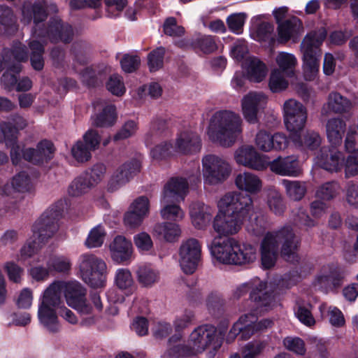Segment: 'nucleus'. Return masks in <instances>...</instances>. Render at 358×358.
Segmentation results:
<instances>
[{
    "label": "nucleus",
    "mask_w": 358,
    "mask_h": 358,
    "mask_svg": "<svg viewBox=\"0 0 358 358\" xmlns=\"http://www.w3.org/2000/svg\"><path fill=\"white\" fill-rule=\"evenodd\" d=\"M6 52V57H8L10 63L20 64L25 62L28 58L27 47L20 42H15L13 44L11 48H4Z\"/></svg>",
    "instance_id": "3c124183"
},
{
    "label": "nucleus",
    "mask_w": 358,
    "mask_h": 358,
    "mask_svg": "<svg viewBox=\"0 0 358 358\" xmlns=\"http://www.w3.org/2000/svg\"><path fill=\"white\" fill-rule=\"evenodd\" d=\"M161 215L164 220L180 221L184 216L181 208L176 204H165L161 210Z\"/></svg>",
    "instance_id": "69168bd1"
},
{
    "label": "nucleus",
    "mask_w": 358,
    "mask_h": 358,
    "mask_svg": "<svg viewBox=\"0 0 358 358\" xmlns=\"http://www.w3.org/2000/svg\"><path fill=\"white\" fill-rule=\"evenodd\" d=\"M180 265L186 274L194 273L201 258V247L196 238H189L180 247Z\"/></svg>",
    "instance_id": "2eb2a0df"
},
{
    "label": "nucleus",
    "mask_w": 358,
    "mask_h": 358,
    "mask_svg": "<svg viewBox=\"0 0 358 358\" xmlns=\"http://www.w3.org/2000/svg\"><path fill=\"white\" fill-rule=\"evenodd\" d=\"M91 50V45L87 41H75L71 47V54L74 60L80 64L85 65L88 63V52Z\"/></svg>",
    "instance_id": "a18cd8bd"
},
{
    "label": "nucleus",
    "mask_w": 358,
    "mask_h": 358,
    "mask_svg": "<svg viewBox=\"0 0 358 358\" xmlns=\"http://www.w3.org/2000/svg\"><path fill=\"white\" fill-rule=\"evenodd\" d=\"M106 16L115 18L120 15L127 6V0H104Z\"/></svg>",
    "instance_id": "052dcab7"
},
{
    "label": "nucleus",
    "mask_w": 358,
    "mask_h": 358,
    "mask_svg": "<svg viewBox=\"0 0 358 358\" xmlns=\"http://www.w3.org/2000/svg\"><path fill=\"white\" fill-rule=\"evenodd\" d=\"M50 273H68L71 268L70 259L62 255H51L46 262Z\"/></svg>",
    "instance_id": "58836bf2"
},
{
    "label": "nucleus",
    "mask_w": 358,
    "mask_h": 358,
    "mask_svg": "<svg viewBox=\"0 0 358 358\" xmlns=\"http://www.w3.org/2000/svg\"><path fill=\"white\" fill-rule=\"evenodd\" d=\"M338 185L331 181L321 185L316 192V196L322 200L329 201L334 199L338 194Z\"/></svg>",
    "instance_id": "13d9d810"
},
{
    "label": "nucleus",
    "mask_w": 358,
    "mask_h": 358,
    "mask_svg": "<svg viewBox=\"0 0 358 358\" xmlns=\"http://www.w3.org/2000/svg\"><path fill=\"white\" fill-rule=\"evenodd\" d=\"M284 122L291 138L299 134L305 127L307 120L306 107L294 99L286 101L283 105Z\"/></svg>",
    "instance_id": "4468645a"
},
{
    "label": "nucleus",
    "mask_w": 358,
    "mask_h": 358,
    "mask_svg": "<svg viewBox=\"0 0 358 358\" xmlns=\"http://www.w3.org/2000/svg\"><path fill=\"white\" fill-rule=\"evenodd\" d=\"M246 71L250 80L260 83L267 74V68L260 59L252 58L248 64Z\"/></svg>",
    "instance_id": "4c0bfd02"
},
{
    "label": "nucleus",
    "mask_w": 358,
    "mask_h": 358,
    "mask_svg": "<svg viewBox=\"0 0 358 358\" xmlns=\"http://www.w3.org/2000/svg\"><path fill=\"white\" fill-rule=\"evenodd\" d=\"M111 257L118 264H127L132 255V243L122 236H117L110 246Z\"/></svg>",
    "instance_id": "393cba45"
},
{
    "label": "nucleus",
    "mask_w": 358,
    "mask_h": 358,
    "mask_svg": "<svg viewBox=\"0 0 358 358\" xmlns=\"http://www.w3.org/2000/svg\"><path fill=\"white\" fill-rule=\"evenodd\" d=\"M55 152L53 143L43 139L37 143L36 148H25L24 145L22 149L15 147L12 151V163L17 166L24 159L34 165L41 166L48 163L54 157Z\"/></svg>",
    "instance_id": "9d476101"
},
{
    "label": "nucleus",
    "mask_w": 358,
    "mask_h": 358,
    "mask_svg": "<svg viewBox=\"0 0 358 358\" xmlns=\"http://www.w3.org/2000/svg\"><path fill=\"white\" fill-rule=\"evenodd\" d=\"M227 324L221 323L219 334L217 329L211 324H203L196 327L190 334L189 346L176 344L170 347L166 352L169 357H183L192 353H201L209 347L217 352L221 347L227 330Z\"/></svg>",
    "instance_id": "39448f33"
},
{
    "label": "nucleus",
    "mask_w": 358,
    "mask_h": 358,
    "mask_svg": "<svg viewBox=\"0 0 358 358\" xmlns=\"http://www.w3.org/2000/svg\"><path fill=\"white\" fill-rule=\"evenodd\" d=\"M351 106V101L338 92H333L328 96L327 108L332 113L338 114L348 113Z\"/></svg>",
    "instance_id": "f704fd0d"
},
{
    "label": "nucleus",
    "mask_w": 358,
    "mask_h": 358,
    "mask_svg": "<svg viewBox=\"0 0 358 358\" xmlns=\"http://www.w3.org/2000/svg\"><path fill=\"white\" fill-rule=\"evenodd\" d=\"M141 171V163L133 159L123 164L113 175L108 183V191L113 192L119 187L127 183Z\"/></svg>",
    "instance_id": "412c9836"
},
{
    "label": "nucleus",
    "mask_w": 358,
    "mask_h": 358,
    "mask_svg": "<svg viewBox=\"0 0 358 358\" xmlns=\"http://www.w3.org/2000/svg\"><path fill=\"white\" fill-rule=\"evenodd\" d=\"M1 132L2 134L3 140L8 148H10V159H12V151L15 147L20 149L23 148L17 144V134L18 129L17 127L9 122H3L0 124Z\"/></svg>",
    "instance_id": "e433bc0d"
},
{
    "label": "nucleus",
    "mask_w": 358,
    "mask_h": 358,
    "mask_svg": "<svg viewBox=\"0 0 358 358\" xmlns=\"http://www.w3.org/2000/svg\"><path fill=\"white\" fill-rule=\"evenodd\" d=\"M192 222L195 228L203 229L212 220V215L205 210L203 204L197 203L194 205L190 210Z\"/></svg>",
    "instance_id": "c9c22d12"
},
{
    "label": "nucleus",
    "mask_w": 358,
    "mask_h": 358,
    "mask_svg": "<svg viewBox=\"0 0 358 358\" xmlns=\"http://www.w3.org/2000/svg\"><path fill=\"white\" fill-rule=\"evenodd\" d=\"M175 152L176 150L173 143L171 141H164L152 148L150 155L155 161H166L173 157Z\"/></svg>",
    "instance_id": "c03bdc74"
},
{
    "label": "nucleus",
    "mask_w": 358,
    "mask_h": 358,
    "mask_svg": "<svg viewBox=\"0 0 358 358\" xmlns=\"http://www.w3.org/2000/svg\"><path fill=\"white\" fill-rule=\"evenodd\" d=\"M226 301L217 292H212L206 299V306L209 313L215 317H219L224 312Z\"/></svg>",
    "instance_id": "ea45409f"
},
{
    "label": "nucleus",
    "mask_w": 358,
    "mask_h": 358,
    "mask_svg": "<svg viewBox=\"0 0 358 358\" xmlns=\"http://www.w3.org/2000/svg\"><path fill=\"white\" fill-rule=\"evenodd\" d=\"M201 145V139L196 133L185 131L178 134L174 146L177 153L187 155L199 152Z\"/></svg>",
    "instance_id": "5701e85b"
},
{
    "label": "nucleus",
    "mask_w": 358,
    "mask_h": 358,
    "mask_svg": "<svg viewBox=\"0 0 358 358\" xmlns=\"http://www.w3.org/2000/svg\"><path fill=\"white\" fill-rule=\"evenodd\" d=\"M149 200L145 196L136 199L124 214V222L131 228L138 227L149 211Z\"/></svg>",
    "instance_id": "aec40b11"
},
{
    "label": "nucleus",
    "mask_w": 358,
    "mask_h": 358,
    "mask_svg": "<svg viewBox=\"0 0 358 358\" xmlns=\"http://www.w3.org/2000/svg\"><path fill=\"white\" fill-rule=\"evenodd\" d=\"M138 129V123L132 120L124 122L121 129L114 135L115 141L127 139L135 134Z\"/></svg>",
    "instance_id": "774afa93"
},
{
    "label": "nucleus",
    "mask_w": 358,
    "mask_h": 358,
    "mask_svg": "<svg viewBox=\"0 0 358 358\" xmlns=\"http://www.w3.org/2000/svg\"><path fill=\"white\" fill-rule=\"evenodd\" d=\"M271 171L280 176L298 177L302 170L297 157L291 155L285 157H278L272 162H268Z\"/></svg>",
    "instance_id": "4be33fe9"
},
{
    "label": "nucleus",
    "mask_w": 358,
    "mask_h": 358,
    "mask_svg": "<svg viewBox=\"0 0 358 358\" xmlns=\"http://www.w3.org/2000/svg\"><path fill=\"white\" fill-rule=\"evenodd\" d=\"M22 66L21 64H12L3 73L1 81L5 90L12 91L15 90L18 75L21 72Z\"/></svg>",
    "instance_id": "a19ab883"
},
{
    "label": "nucleus",
    "mask_w": 358,
    "mask_h": 358,
    "mask_svg": "<svg viewBox=\"0 0 358 358\" xmlns=\"http://www.w3.org/2000/svg\"><path fill=\"white\" fill-rule=\"evenodd\" d=\"M106 172V166L103 164H96L92 168L86 170L83 175L91 182L94 186L99 182Z\"/></svg>",
    "instance_id": "e2e57ef3"
},
{
    "label": "nucleus",
    "mask_w": 358,
    "mask_h": 358,
    "mask_svg": "<svg viewBox=\"0 0 358 358\" xmlns=\"http://www.w3.org/2000/svg\"><path fill=\"white\" fill-rule=\"evenodd\" d=\"M289 141L287 136L280 132L271 134L264 130H260L256 135L255 144L264 152L282 150L287 148Z\"/></svg>",
    "instance_id": "a211bd4d"
},
{
    "label": "nucleus",
    "mask_w": 358,
    "mask_h": 358,
    "mask_svg": "<svg viewBox=\"0 0 358 358\" xmlns=\"http://www.w3.org/2000/svg\"><path fill=\"white\" fill-rule=\"evenodd\" d=\"M235 159L238 164L257 171H263L268 165L266 158L252 146H245L238 149L235 152Z\"/></svg>",
    "instance_id": "6ab92c4d"
},
{
    "label": "nucleus",
    "mask_w": 358,
    "mask_h": 358,
    "mask_svg": "<svg viewBox=\"0 0 358 358\" xmlns=\"http://www.w3.org/2000/svg\"><path fill=\"white\" fill-rule=\"evenodd\" d=\"M241 119L235 113L218 111L210 119L208 134L212 141L229 147L241 132Z\"/></svg>",
    "instance_id": "0eeeda50"
},
{
    "label": "nucleus",
    "mask_w": 358,
    "mask_h": 358,
    "mask_svg": "<svg viewBox=\"0 0 358 358\" xmlns=\"http://www.w3.org/2000/svg\"><path fill=\"white\" fill-rule=\"evenodd\" d=\"M106 87L108 92L117 96H122L126 92L122 77L117 74H113L109 77Z\"/></svg>",
    "instance_id": "bf43d9fd"
},
{
    "label": "nucleus",
    "mask_w": 358,
    "mask_h": 358,
    "mask_svg": "<svg viewBox=\"0 0 358 358\" xmlns=\"http://www.w3.org/2000/svg\"><path fill=\"white\" fill-rule=\"evenodd\" d=\"M117 119L116 108L114 105L105 106L102 111L96 115L94 124L97 127L113 126Z\"/></svg>",
    "instance_id": "79ce46f5"
},
{
    "label": "nucleus",
    "mask_w": 358,
    "mask_h": 358,
    "mask_svg": "<svg viewBox=\"0 0 358 358\" xmlns=\"http://www.w3.org/2000/svg\"><path fill=\"white\" fill-rule=\"evenodd\" d=\"M0 24L8 34L14 33L17 30L16 19L13 10L3 5H0Z\"/></svg>",
    "instance_id": "8fccbe9b"
},
{
    "label": "nucleus",
    "mask_w": 358,
    "mask_h": 358,
    "mask_svg": "<svg viewBox=\"0 0 358 358\" xmlns=\"http://www.w3.org/2000/svg\"><path fill=\"white\" fill-rule=\"evenodd\" d=\"M55 287H57L56 284H51L45 290L38 310V317L41 324L51 333L59 331L56 308L60 304L58 295L53 291Z\"/></svg>",
    "instance_id": "f8f14e48"
},
{
    "label": "nucleus",
    "mask_w": 358,
    "mask_h": 358,
    "mask_svg": "<svg viewBox=\"0 0 358 358\" xmlns=\"http://www.w3.org/2000/svg\"><path fill=\"white\" fill-rule=\"evenodd\" d=\"M136 277L143 287H150L159 279L158 273L150 266H141L136 270Z\"/></svg>",
    "instance_id": "de8ad7c7"
},
{
    "label": "nucleus",
    "mask_w": 358,
    "mask_h": 358,
    "mask_svg": "<svg viewBox=\"0 0 358 358\" xmlns=\"http://www.w3.org/2000/svg\"><path fill=\"white\" fill-rule=\"evenodd\" d=\"M208 247L213 257L224 264H250L257 259L255 245L240 243L234 238H215Z\"/></svg>",
    "instance_id": "423d86ee"
},
{
    "label": "nucleus",
    "mask_w": 358,
    "mask_h": 358,
    "mask_svg": "<svg viewBox=\"0 0 358 358\" xmlns=\"http://www.w3.org/2000/svg\"><path fill=\"white\" fill-rule=\"evenodd\" d=\"M326 127L329 142L334 145H339L346 129L345 122L341 118L334 117L328 120Z\"/></svg>",
    "instance_id": "2f4dec72"
},
{
    "label": "nucleus",
    "mask_w": 358,
    "mask_h": 358,
    "mask_svg": "<svg viewBox=\"0 0 358 358\" xmlns=\"http://www.w3.org/2000/svg\"><path fill=\"white\" fill-rule=\"evenodd\" d=\"M280 245V254L284 260L289 262L299 261L301 240L296 236L293 228L286 224L276 231L267 232L262 241L261 262L264 269H271L275 265Z\"/></svg>",
    "instance_id": "7ed1b4c3"
},
{
    "label": "nucleus",
    "mask_w": 358,
    "mask_h": 358,
    "mask_svg": "<svg viewBox=\"0 0 358 358\" xmlns=\"http://www.w3.org/2000/svg\"><path fill=\"white\" fill-rule=\"evenodd\" d=\"M203 176L205 183L217 185L225 181L231 173L230 165L215 155H208L202 159Z\"/></svg>",
    "instance_id": "ddd939ff"
},
{
    "label": "nucleus",
    "mask_w": 358,
    "mask_h": 358,
    "mask_svg": "<svg viewBox=\"0 0 358 358\" xmlns=\"http://www.w3.org/2000/svg\"><path fill=\"white\" fill-rule=\"evenodd\" d=\"M52 284L57 285L53 291L59 296V304L62 294L64 293L67 304L81 316H87L82 320V325L90 326L96 322V315L103 310L101 296L96 290L91 291L87 299L86 289L77 281H55Z\"/></svg>",
    "instance_id": "20e7f679"
},
{
    "label": "nucleus",
    "mask_w": 358,
    "mask_h": 358,
    "mask_svg": "<svg viewBox=\"0 0 358 358\" xmlns=\"http://www.w3.org/2000/svg\"><path fill=\"white\" fill-rule=\"evenodd\" d=\"M247 15L244 13H236L229 15L226 20L229 30L237 35L243 32Z\"/></svg>",
    "instance_id": "5fc2aeb1"
},
{
    "label": "nucleus",
    "mask_w": 358,
    "mask_h": 358,
    "mask_svg": "<svg viewBox=\"0 0 358 358\" xmlns=\"http://www.w3.org/2000/svg\"><path fill=\"white\" fill-rule=\"evenodd\" d=\"M266 97L262 93L250 92L242 101V110L245 119L250 123L257 122V113L261 103Z\"/></svg>",
    "instance_id": "a878e982"
},
{
    "label": "nucleus",
    "mask_w": 358,
    "mask_h": 358,
    "mask_svg": "<svg viewBox=\"0 0 358 358\" xmlns=\"http://www.w3.org/2000/svg\"><path fill=\"white\" fill-rule=\"evenodd\" d=\"M22 21L24 24L34 23L32 33L39 38H48L52 43H70L74 36L73 27L59 18L51 17L47 25L44 22L48 13L45 7L40 2L24 3L22 8Z\"/></svg>",
    "instance_id": "f03ea898"
},
{
    "label": "nucleus",
    "mask_w": 358,
    "mask_h": 358,
    "mask_svg": "<svg viewBox=\"0 0 358 358\" xmlns=\"http://www.w3.org/2000/svg\"><path fill=\"white\" fill-rule=\"evenodd\" d=\"M293 222L298 228L306 231L317 224L316 221L312 219L306 211L301 209L299 210L294 215Z\"/></svg>",
    "instance_id": "0e129e2a"
},
{
    "label": "nucleus",
    "mask_w": 358,
    "mask_h": 358,
    "mask_svg": "<svg viewBox=\"0 0 358 358\" xmlns=\"http://www.w3.org/2000/svg\"><path fill=\"white\" fill-rule=\"evenodd\" d=\"M106 264L94 255H83L79 269L83 280L93 288L105 286Z\"/></svg>",
    "instance_id": "9b49d317"
},
{
    "label": "nucleus",
    "mask_w": 358,
    "mask_h": 358,
    "mask_svg": "<svg viewBox=\"0 0 358 358\" xmlns=\"http://www.w3.org/2000/svg\"><path fill=\"white\" fill-rule=\"evenodd\" d=\"M180 228L173 222H164L157 223L153 228V235L160 240L166 242H174L180 236Z\"/></svg>",
    "instance_id": "c85d7f7f"
},
{
    "label": "nucleus",
    "mask_w": 358,
    "mask_h": 358,
    "mask_svg": "<svg viewBox=\"0 0 358 358\" xmlns=\"http://www.w3.org/2000/svg\"><path fill=\"white\" fill-rule=\"evenodd\" d=\"M189 185L184 178H172L164 186L162 202L166 203L171 199L183 200Z\"/></svg>",
    "instance_id": "bb28decb"
},
{
    "label": "nucleus",
    "mask_w": 358,
    "mask_h": 358,
    "mask_svg": "<svg viewBox=\"0 0 358 358\" xmlns=\"http://www.w3.org/2000/svg\"><path fill=\"white\" fill-rule=\"evenodd\" d=\"M115 283L119 289L125 292L127 295L131 294L135 289L131 273L130 271L127 268H120L117 271Z\"/></svg>",
    "instance_id": "37998d69"
},
{
    "label": "nucleus",
    "mask_w": 358,
    "mask_h": 358,
    "mask_svg": "<svg viewBox=\"0 0 358 358\" xmlns=\"http://www.w3.org/2000/svg\"><path fill=\"white\" fill-rule=\"evenodd\" d=\"M320 160L322 167L331 172H338L345 166L343 154L338 151L329 150L325 154L322 150Z\"/></svg>",
    "instance_id": "473e14b6"
},
{
    "label": "nucleus",
    "mask_w": 358,
    "mask_h": 358,
    "mask_svg": "<svg viewBox=\"0 0 358 358\" xmlns=\"http://www.w3.org/2000/svg\"><path fill=\"white\" fill-rule=\"evenodd\" d=\"M327 36L326 29L321 27L308 32L301 41L300 49L306 73H315L319 71L321 45Z\"/></svg>",
    "instance_id": "6e6552de"
},
{
    "label": "nucleus",
    "mask_w": 358,
    "mask_h": 358,
    "mask_svg": "<svg viewBox=\"0 0 358 358\" xmlns=\"http://www.w3.org/2000/svg\"><path fill=\"white\" fill-rule=\"evenodd\" d=\"M92 187L91 182L82 174L75 178L68 188V193L71 196H79L87 192Z\"/></svg>",
    "instance_id": "864d4df0"
},
{
    "label": "nucleus",
    "mask_w": 358,
    "mask_h": 358,
    "mask_svg": "<svg viewBox=\"0 0 358 358\" xmlns=\"http://www.w3.org/2000/svg\"><path fill=\"white\" fill-rule=\"evenodd\" d=\"M268 87L272 92L278 93L287 88L288 82L282 77L280 72L273 71L269 78Z\"/></svg>",
    "instance_id": "338daca9"
},
{
    "label": "nucleus",
    "mask_w": 358,
    "mask_h": 358,
    "mask_svg": "<svg viewBox=\"0 0 358 358\" xmlns=\"http://www.w3.org/2000/svg\"><path fill=\"white\" fill-rule=\"evenodd\" d=\"M267 203L270 210L276 215H282L285 210L282 195L276 191L270 192L268 194Z\"/></svg>",
    "instance_id": "4d7b16f0"
},
{
    "label": "nucleus",
    "mask_w": 358,
    "mask_h": 358,
    "mask_svg": "<svg viewBox=\"0 0 358 358\" xmlns=\"http://www.w3.org/2000/svg\"><path fill=\"white\" fill-rule=\"evenodd\" d=\"M192 45L195 52L201 51L206 55L210 54L217 49L214 37L212 36L205 35L192 40Z\"/></svg>",
    "instance_id": "09e8293b"
},
{
    "label": "nucleus",
    "mask_w": 358,
    "mask_h": 358,
    "mask_svg": "<svg viewBox=\"0 0 358 358\" xmlns=\"http://www.w3.org/2000/svg\"><path fill=\"white\" fill-rule=\"evenodd\" d=\"M273 29V25L268 22H260L257 25L255 39L261 43H268L269 46H273L275 43V38L272 35Z\"/></svg>",
    "instance_id": "49530a36"
},
{
    "label": "nucleus",
    "mask_w": 358,
    "mask_h": 358,
    "mask_svg": "<svg viewBox=\"0 0 358 358\" xmlns=\"http://www.w3.org/2000/svg\"><path fill=\"white\" fill-rule=\"evenodd\" d=\"M165 52V48L160 46L148 54V65L150 72H155L163 67Z\"/></svg>",
    "instance_id": "6e6d98bb"
},
{
    "label": "nucleus",
    "mask_w": 358,
    "mask_h": 358,
    "mask_svg": "<svg viewBox=\"0 0 358 358\" xmlns=\"http://www.w3.org/2000/svg\"><path fill=\"white\" fill-rule=\"evenodd\" d=\"M284 185L287 196L294 201H300L305 196L306 187L304 184L299 181L283 180Z\"/></svg>",
    "instance_id": "603ef678"
},
{
    "label": "nucleus",
    "mask_w": 358,
    "mask_h": 358,
    "mask_svg": "<svg viewBox=\"0 0 358 358\" xmlns=\"http://www.w3.org/2000/svg\"><path fill=\"white\" fill-rule=\"evenodd\" d=\"M266 283L259 281L258 285L250 292V299L252 302L255 311L267 310L273 301L272 294L266 291Z\"/></svg>",
    "instance_id": "cd10ccee"
},
{
    "label": "nucleus",
    "mask_w": 358,
    "mask_h": 358,
    "mask_svg": "<svg viewBox=\"0 0 358 358\" xmlns=\"http://www.w3.org/2000/svg\"><path fill=\"white\" fill-rule=\"evenodd\" d=\"M327 268H328V273L318 275L316 278L317 282L319 284H325L331 282L334 289L341 287L344 278L341 268L334 263L328 264Z\"/></svg>",
    "instance_id": "7c9ffc66"
},
{
    "label": "nucleus",
    "mask_w": 358,
    "mask_h": 358,
    "mask_svg": "<svg viewBox=\"0 0 358 358\" xmlns=\"http://www.w3.org/2000/svg\"><path fill=\"white\" fill-rule=\"evenodd\" d=\"M236 187L241 190L250 193H256L260 190L262 182L259 178L255 175L244 172L237 175L235 179Z\"/></svg>",
    "instance_id": "72a5a7b5"
},
{
    "label": "nucleus",
    "mask_w": 358,
    "mask_h": 358,
    "mask_svg": "<svg viewBox=\"0 0 358 358\" xmlns=\"http://www.w3.org/2000/svg\"><path fill=\"white\" fill-rule=\"evenodd\" d=\"M101 136L94 129L87 130L83 136V141H78L71 148L73 157L80 163L88 162L92 158V152L98 149Z\"/></svg>",
    "instance_id": "dca6fc26"
},
{
    "label": "nucleus",
    "mask_w": 358,
    "mask_h": 358,
    "mask_svg": "<svg viewBox=\"0 0 358 358\" xmlns=\"http://www.w3.org/2000/svg\"><path fill=\"white\" fill-rule=\"evenodd\" d=\"M13 188L19 192H29L31 188V181L26 171H20L12 180Z\"/></svg>",
    "instance_id": "680f3d73"
},
{
    "label": "nucleus",
    "mask_w": 358,
    "mask_h": 358,
    "mask_svg": "<svg viewBox=\"0 0 358 358\" xmlns=\"http://www.w3.org/2000/svg\"><path fill=\"white\" fill-rule=\"evenodd\" d=\"M65 203L62 200L57 201L36 220L32 225L31 231L34 237L38 239L39 243L45 244L59 229L58 222L62 217Z\"/></svg>",
    "instance_id": "1a4fd4ad"
},
{
    "label": "nucleus",
    "mask_w": 358,
    "mask_h": 358,
    "mask_svg": "<svg viewBox=\"0 0 358 358\" xmlns=\"http://www.w3.org/2000/svg\"><path fill=\"white\" fill-rule=\"evenodd\" d=\"M219 213L213 222L214 230L228 237L238 232L246 220H252V200L247 194L228 192L218 201Z\"/></svg>",
    "instance_id": "f257e3e1"
},
{
    "label": "nucleus",
    "mask_w": 358,
    "mask_h": 358,
    "mask_svg": "<svg viewBox=\"0 0 358 358\" xmlns=\"http://www.w3.org/2000/svg\"><path fill=\"white\" fill-rule=\"evenodd\" d=\"M303 29L302 22L299 17L292 16L278 24V41L280 43H287L290 40L296 41Z\"/></svg>",
    "instance_id": "b1692460"
},
{
    "label": "nucleus",
    "mask_w": 358,
    "mask_h": 358,
    "mask_svg": "<svg viewBox=\"0 0 358 358\" xmlns=\"http://www.w3.org/2000/svg\"><path fill=\"white\" fill-rule=\"evenodd\" d=\"M257 320L255 313H249L240 317L238 320L234 324L228 333L226 341L230 343L239 336L243 341L248 340L255 333L257 332L253 323Z\"/></svg>",
    "instance_id": "f3484780"
},
{
    "label": "nucleus",
    "mask_w": 358,
    "mask_h": 358,
    "mask_svg": "<svg viewBox=\"0 0 358 358\" xmlns=\"http://www.w3.org/2000/svg\"><path fill=\"white\" fill-rule=\"evenodd\" d=\"M292 139L296 147L305 151L317 150L322 142L319 134L314 131H307L303 136L299 133Z\"/></svg>",
    "instance_id": "c756f323"
}]
</instances>
